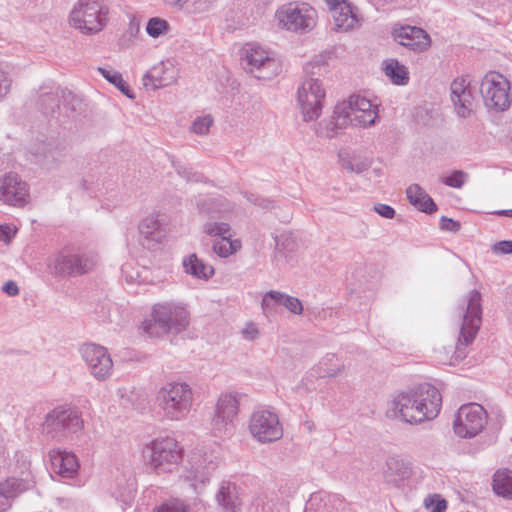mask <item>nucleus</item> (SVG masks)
Here are the masks:
<instances>
[{"label": "nucleus", "mask_w": 512, "mask_h": 512, "mask_svg": "<svg viewBox=\"0 0 512 512\" xmlns=\"http://www.w3.org/2000/svg\"><path fill=\"white\" fill-rule=\"evenodd\" d=\"M442 407L439 390L422 383L417 387L395 394L387 404L386 416L409 424H418L436 418Z\"/></svg>", "instance_id": "nucleus-1"}, {"label": "nucleus", "mask_w": 512, "mask_h": 512, "mask_svg": "<svg viewBox=\"0 0 512 512\" xmlns=\"http://www.w3.org/2000/svg\"><path fill=\"white\" fill-rule=\"evenodd\" d=\"M378 117L377 104L361 95H351L335 106L333 120L329 122L333 127L326 132V136L332 138L335 135L334 129L348 125L369 127L376 123Z\"/></svg>", "instance_id": "nucleus-2"}, {"label": "nucleus", "mask_w": 512, "mask_h": 512, "mask_svg": "<svg viewBox=\"0 0 512 512\" xmlns=\"http://www.w3.org/2000/svg\"><path fill=\"white\" fill-rule=\"evenodd\" d=\"M156 401L163 418L169 421H181L192 409L193 389L186 382H168L157 392Z\"/></svg>", "instance_id": "nucleus-3"}, {"label": "nucleus", "mask_w": 512, "mask_h": 512, "mask_svg": "<svg viewBox=\"0 0 512 512\" xmlns=\"http://www.w3.org/2000/svg\"><path fill=\"white\" fill-rule=\"evenodd\" d=\"M143 455L156 474H167L181 462L183 448L174 437H157L145 445Z\"/></svg>", "instance_id": "nucleus-4"}, {"label": "nucleus", "mask_w": 512, "mask_h": 512, "mask_svg": "<svg viewBox=\"0 0 512 512\" xmlns=\"http://www.w3.org/2000/svg\"><path fill=\"white\" fill-rule=\"evenodd\" d=\"M152 323L145 326L150 335H154L153 326L158 327L161 333L178 334L186 330L189 325L187 309L177 302H163L155 304L152 310Z\"/></svg>", "instance_id": "nucleus-5"}, {"label": "nucleus", "mask_w": 512, "mask_h": 512, "mask_svg": "<svg viewBox=\"0 0 512 512\" xmlns=\"http://www.w3.org/2000/svg\"><path fill=\"white\" fill-rule=\"evenodd\" d=\"M278 25L290 32L311 31L317 21L316 10L306 2L293 1L280 6L275 13Z\"/></svg>", "instance_id": "nucleus-6"}, {"label": "nucleus", "mask_w": 512, "mask_h": 512, "mask_svg": "<svg viewBox=\"0 0 512 512\" xmlns=\"http://www.w3.org/2000/svg\"><path fill=\"white\" fill-rule=\"evenodd\" d=\"M18 467L14 474L0 483V512L8 511L12 501L34 487L35 481L30 470V461L24 454L17 455Z\"/></svg>", "instance_id": "nucleus-7"}, {"label": "nucleus", "mask_w": 512, "mask_h": 512, "mask_svg": "<svg viewBox=\"0 0 512 512\" xmlns=\"http://www.w3.org/2000/svg\"><path fill=\"white\" fill-rule=\"evenodd\" d=\"M107 13L100 0H80L70 13V24L84 34H94L106 25Z\"/></svg>", "instance_id": "nucleus-8"}, {"label": "nucleus", "mask_w": 512, "mask_h": 512, "mask_svg": "<svg viewBox=\"0 0 512 512\" xmlns=\"http://www.w3.org/2000/svg\"><path fill=\"white\" fill-rule=\"evenodd\" d=\"M481 315V294L478 290H472L467 296L466 308L465 313L463 314L460 335L455 346L456 360L465 358L466 347L473 342L480 328L482 319Z\"/></svg>", "instance_id": "nucleus-9"}, {"label": "nucleus", "mask_w": 512, "mask_h": 512, "mask_svg": "<svg viewBox=\"0 0 512 512\" xmlns=\"http://www.w3.org/2000/svg\"><path fill=\"white\" fill-rule=\"evenodd\" d=\"M43 427L53 438L76 434L84 428L82 412L72 405L57 406L46 415Z\"/></svg>", "instance_id": "nucleus-10"}, {"label": "nucleus", "mask_w": 512, "mask_h": 512, "mask_svg": "<svg viewBox=\"0 0 512 512\" xmlns=\"http://www.w3.org/2000/svg\"><path fill=\"white\" fill-rule=\"evenodd\" d=\"M97 263V255L91 251L65 248L50 265L56 276H80L89 272Z\"/></svg>", "instance_id": "nucleus-11"}, {"label": "nucleus", "mask_w": 512, "mask_h": 512, "mask_svg": "<svg viewBox=\"0 0 512 512\" xmlns=\"http://www.w3.org/2000/svg\"><path fill=\"white\" fill-rule=\"evenodd\" d=\"M219 465V459L213 453L204 455L194 453L179 476L181 482L199 493L210 481L212 473Z\"/></svg>", "instance_id": "nucleus-12"}, {"label": "nucleus", "mask_w": 512, "mask_h": 512, "mask_svg": "<svg viewBox=\"0 0 512 512\" xmlns=\"http://www.w3.org/2000/svg\"><path fill=\"white\" fill-rule=\"evenodd\" d=\"M325 96V89L318 78L310 77L301 83L297 90V103L304 121L309 122L319 118Z\"/></svg>", "instance_id": "nucleus-13"}, {"label": "nucleus", "mask_w": 512, "mask_h": 512, "mask_svg": "<svg viewBox=\"0 0 512 512\" xmlns=\"http://www.w3.org/2000/svg\"><path fill=\"white\" fill-rule=\"evenodd\" d=\"M249 431L262 444L275 442L283 436V427L278 414L264 408L252 413L249 420Z\"/></svg>", "instance_id": "nucleus-14"}, {"label": "nucleus", "mask_w": 512, "mask_h": 512, "mask_svg": "<svg viewBox=\"0 0 512 512\" xmlns=\"http://www.w3.org/2000/svg\"><path fill=\"white\" fill-rule=\"evenodd\" d=\"M487 423L486 410L477 403L462 405L455 416L453 429L461 438H473L477 436Z\"/></svg>", "instance_id": "nucleus-15"}, {"label": "nucleus", "mask_w": 512, "mask_h": 512, "mask_svg": "<svg viewBox=\"0 0 512 512\" xmlns=\"http://www.w3.org/2000/svg\"><path fill=\"white\" fill-rule=\"evenodd\" d=\"M508 80L496 72L487 73L482 79L480 92L487 108L504 111L510 106Z\"/></svg>", "instance_id": "nucleus-16"}, {"label": "nucleus", "mask_w": 512, "mask_h": 512, "mask_svg": "<svg viewBox=\"0 0 512 512\" xmlns=\"http://www.w3.org/2000/svg\"><path fill=\"white\" fill-rule=\"evenodd\" d=\"M245 69L259 80L270 79L276 74L277 64L273 53L257 43L244 47Z\"/></svg>", "instance_id": "nucleus-17"}, {"label": "nucleus", "mask_w": 512, "mask_h": 512, "mask_svg": "<svg viewBox=\"0 0 512 512\" xmlns=\"http://www.w3.org/2000/svg\"><path fill=\"white\" fill-rule=\"evenodd\" d=\"M238 410V394L227 392L220 395L212 419V428L216 435L222 436L232 432Z\"/></svg>", "instance_id": "nucleus-18"}, {"label": "nucleus", "mask_w": 512, "mask_h": 512, "mask_svg": "<svg viewBox=\"0 0 512 512\" xmlns=\"http://www.w3.org/2000/svg\"><path fill=\"white\" fill-rule=\"evenodd\" d=\"M80 353L94 378L103 381L111 376L113 361L107 348L94 343H86L80 348Z\"/></svg>", "instance_id": "nucleus-19"}, {"label": "nucleus", "mask_w": 512, "mask_h": 512, "mask_svg": "<svg viewBox=\"0 0 512 512\" xmlns=\"http://www.w3.org/2000/svg\"><path fill=\"white\" fill-rule=\"evenodd\" d=\"M60 97L63 98L65 115L69 116L70 113L76 110V104L79 100L70 91L60 90L58 87H42L37 101V105L41 112L46 116L55 117L58 110H60Z\"/></svg>", "instance_id": "nucleus-20"}, {"label": "nucleus", "mask_w": 512, "mask_h": 512, "mask_svg": "<svg viewBox=\"0 0 512 512\" xmlns=\"http://www.w3.org/2000/svg\"><path fill=\"white\" fill-rule=\"evenodd\" d=\"M31 153L35 163L51 169L64 161L67 147L58 139L39 140L31 148Z\"/></svg>", "instance_id": "nucleus-21"}, {"label": "nucleus", "mask_w": 512, "mask_h": 512, "mask_svg": "<svg viewBox=\"0 0 512 512\" xmlns=\"http://www.w3.org/2000/svg\"><path fill=\"white\" fill-rule=\"evenodd\" d=\"M450 99L454 112L459 118H468L476 106L475 96L466 78L460 77L452 81L450 85Z\"/></svg>", "instance_id": "nucleus-22"}, {"label": "nucleus", "mask_w": 512, "mask_h": 512, "mask_svg": "<svg viewBox=\"0 0 512 512\" xmlns=\"http://www.w3.org/2000/svg\"><path fill=\"white\" fill-rule=\"evenodd\" d=\"M29 198V189L17 174L8 173L0 179V202L6 205L22 207Z\"/></svg>", "instance_id": "nucleus-23"}, {"label": "nucleus", "mask_w": 512, "mask_h": 512, "mask_svg": "<svg viewBox=\"0 0 512 512\" xmlns=\"http://www.w3.org/2000/svg\"><path fill=\"white\" fill-rule=\"evenodd\" d=\"M392 37L400 45L415 52H423L431 44L430 36L425 30L410 25H395L392 29Z\"/></svg>", "instance_id": "nucleus-24"}, {"label": "nucleus", "mask_w": 512, "mask_h": 512, "mask_svg": "<svg viewBox=\"0 0 512 512\" xmlns=\"http://www.w3.org/2000/svg\"><path fill=\"white\" fill-rule=\"evenodd\" d=\"M177 81V70L171 61L155 64L143 77L145 87L156 90L167 87Z\"/></svg>", "instance_id": "nucleus-25"}, {"label": "nucleus", "mask_w": 512, "mask_h": 512, "mask_svg": "<svg viewBox=\"0 0 512 512\" xmlns=\"http://www.w3.org/2000/svg\"><path fill=\"white\" fill-rule=\"evenodd\" d=\"M49 458L51 470L61 478L72 479L78 475L80 464L74 453L55 449L49 453Z\"/></svg>", "instance_id": "nucleus-26"}, {"label": "nucleus", "mask_w": 512, "mask_h": 512, "mask_svg": "<svg viewBox=\"0 0 512 512\" xmlns=\"http://www.w3.org/2000/svg\"><path fill=\"white\" fill-rule=\"evenodd\" d=\"M139 231L145 241L143 245H147L148 248L161 243L165 237L159 214H151L144 218L139 225Z\"/></svg>", "instance_id": "nucleus-27"}, {"label": "nucleus", "mask_w": 512, "mask_h": 512, "mask_svg": "<svg viewBox=\"0 0 512 512\" xmlns=\"http://www.w3.org/2000/svg\"><path fill=\"white\" fill-rule=\"evenodd\" d=\"M335 27L339 31H349L360 25V19L351 3L330 11Z\"/></svg>", "instance_id": "nucleus-28"}, {"label": "nucleus", "mask_w": 512, "mask_h": 512, "mask_svg": "<svg viewBox=\"0 0 512 512\" xmlns=\"http://www.w3.org/2000/svg\"><path fill=\"white\" fill-rule=\"evenodd\" d=\"M406 196L410 204L421 212L431 214L437 210V205L433 199L418 184L408 186Z\"/></svg>", "instance_id": "nucleus-29"}, {"label": "nucleus", "mask_w": 512, "mask_h": 512, "mask_svg": "<svg viewBox=\"0 0 512 512\" xmlns=\"http://www.w3.org/2000/svg\"><path fill=\"white\" fill-rule=\"evenodd\" d=\"M216 500L226 512H235L240 505L236 485L230 481L221 482Z\"/></svg>", "instance_id": "nucleus-30"}, {"label": "nucleus", "mask_w": 512, "mask_h": 512, "mask_svg": "<svg viewBox=\"0 0 512 512\" xmlns=\"http://www.w3.org/2000/svg\"><path fill=\"white\" fill-rule=\"evenodd\" d=\"M410 475V467L403 459L392 456L386 461L384 470V478L387 482L397 485L400 481L408 478Z\"/></svg>", "instance_id": "nucleus-31"}, {"label": "nucleus", "mask_w": 512, "mask_h": 512, "mask_svg": "<svg viewBox=\"0 0 512 512\" xmlns=\"http://www.w3.org/2000/svg\"><path fill=\"white\" fill-rule=\"evenodd\" d=\"M184 271L201 280H208L214 275V268L199 259L196 254H190L183 259Z\"/></svg>", "instance_id": "nucleus-32"}, {"label": "nucleus", "mask_w": 512, "mask_h": 512, "mask_svg": "<svg viewBox=\"0 0 512 512\" xmlns=\"http://www.w3.org/2000/svg\"><path fill=\"white\" fill-rule=\"evenodd\" d=\"M136 492V481L131 474L126 477L122 475L116 479L112 495L123 505H130Z\"/></svg>", "instance_id": "nucleus-33"}, {"label": "nucleus", "mask_w": 512, "mask_h": 512, "mask_svg": "<svg viewBox=\"0 0 512 512\" xmlns=\"http://www.w3.org/2000/svg\"><path fill=\"white\" fill-rule=\"evenodd\" d=\"M344 368L335 354L325 355L319 363L314 367V371L318 377H336Z\"/></svg>", "instance_id": "nucleus-34"}, {"label": "nucleus", "mask_w": 512, "mask_h": 512, "mask_svg": "<svg viewBox=\"0 0 512 512\" xmlns=\"http://www.w3.org/2000/svg\"><path fill=\"white\" fill-rule=\"evenodd\" d=\"M493 491L505 499L512 500V471L501 469L493 476Z\"/></svg>", "instance_id": "nucleus-35"}, {"label": "nucleus", "mask_w": 512, "mask_h": 512, "mask_svg": "<svg viewBox=\"0 0 512 512\" xmlns=\"http://www.w3.org/2000/svg\"><path fill=\"white\" fill-rule=\"evenodd\" d=\"M384 72L395 85H406L409 81L407 68L400 64L396 59H388L384 61Z\"/></svg>", "instance_id": "nucleus-36"}, {"label": "nucleus", "mask_w": 512, "mask_h": 512, "mask_svg": "<svg viewBox=\"0 0 512 512\" xmlns=\"http://www.w3.org/2000/svg\"><path fill=\"white\" fill-rule=\"evenodd\" d=\"M122 276L128 284H142L146 282L149 270L134 262H126L121 268Z\"/></svg>", "instance_id": "nucleus-37"}, {"label": "nucleus", "mask_w": 512, "mask_h": 512, "mask_svg": "<svg viewBox=\"0 0 512 512\" xmlns=\"http://www.w3.org/2000/svg\"><path fill=\"white\" fill-rule=\"evenodd\" d=\"M97 71L103 76L109 83L114 85L121 93H123L125 96H127L130 99L134 98V93L127 84L123 80V77L120 72L112 69V68H105V67H98Z\"/></svg>", "instance_id": "nucleus-38"}, {"label": "nucleus", "mask_w": 512, "mask_h": 512, "mask_svg": "<svg viewBox=\"0 0 512 512\" xmlns=\"http://www.w3.org/2000/svg\"><path fill=\"white\" fill-rule=\"evenodd\" d=\"M283 292L270 290L262 298L261 308L267 318H273L278 313V308L282 304Z\"/></svg>", "instance_id": "nucleus-39"}, {"label": "nucleus", "mask_w": 512, "mask_h": 512, "mask_svg": "<svg viewBox=\"0 0 512 512\" xmlns=\"http://www.w3.org/2000/svg\"><path fill=\"white\" fill-rule=\"evenodd\" d=\"M241 248L239 240H231V236L215 239L213 242V251L219 256L226 258L237 252Z\"/></svg>", "instance_id": "nucleus-40"}, {"label": "nucleus", "mask_w": 512, "mask_h": 512, "mask_svg": "<svg viewBox=\"0 0 512 512\" xmlns=\"http://www.w3.org/2000/svg\"><path fill=\"white\" fill-rule=\"evenodd\" d=\"M170 29L169 23L162 18H150L146 25V32L150 37L158 38L168 33Z\"/></svg>", "instance_id": "nucleus-41"}, {"label": "nucleus", "mask_w": 512, "mask_h": 512, "mask_svg": "<svg viewBox=\"0 0 512 512\" xmlns=\"http://www.w3.org/2000/svg\"><path fill=\"white\" fill-rule=\"evenodd\" d=\"M203 229L207 235L216 237V239L231 236L230 225L226 222H207Z\"/></svg>", "instance_id": "nucleus-42"}, {"label": "nucleus", "mask_w": 512, "mask_h": 512, "mask_svg": "<svg viewBox=\"0 0 512 512\" xmlns=\"http://www.w3.org/2000/svg\"><path fill=\"white\" fill-rule=\"evenodd\" d=\"M423 505L428 512H446L447 501L438 493L425 497Z\"/></svg>", "instance_id": "nucleus-43"}, {"label": "nucleus", "mask_w": 512, "mask_h": 512, "mask_svg": "<svg viewBox=\"0 0 512 512\" xmlns=\"http://www.w3.org/2000/svg\"><path fill=\"white\" fill-rule=\"evenodd\" d=\"M13 77L7 66L0 64V100L5 98L11 91Z\"/></svg>", "instance_id": "nucleus-44"}, {"label": "nucleus", "mask_w": 512, "mask_h": 512, "mask_svg": "<svg viewBox=\"0 0 512 512\" xmlns=\"http://www.w3.org/2000/svg\"><path fill=\"white\" fill-rule=\"evenodd\" d=\"M213 124V118L211 115H204L197 117L192 125L191 131L197 135H206Z\"/></svg>", "instance_id": "nucleus-45"}, {"label": "nucleus", "mask_w": 512, "mask_h": 512, "mask_svg": "<svg viewBox=\"0 0 512 512\" xmlns=\"http://www.w3.org/2000/svg\"><path fill=\"white\" fill-rule=\"evenodd\" d=\"M468 178V174L462 170H455L449 176L443 177L441 181L452 188L460 189Z\"/></svg>", "instance_id": "nucleus-46"}, {"label": "nucleus", "mask_w": 512, "mask_h": 512, "mask_svg": "<svg viewBox=\"0 0 512 512\" xmlns=\"http://www.w3.org/2000/svg\"><path fill=\"white\" fill-rule=\"evenodd\" d=\"M281 307L286 308L293 314L300 315L303 311L301 301L293 296L283 293Z\"/></svg>", "instance_id": "nucleus-47"}, {"label": "nucleus", "mask_w": 512, "mask_h": 512, "mask_svg": "<svg viewBox=\"0 0 512 512\" xmlns=\"http://www.w3.org/2000/svg\"><path fill=\"white\" fill-rule=\"evenodd\" d=\"M165 1L172 6L182 8L187 3L188 0H165ZM214 1L215 0H194V5H195L194 11L195 12H204V11L208 10V8L211 6V4Z\"/></svg>", "instance_id": "nucleus-48"}, {"label": "nucleus", "mask_w": 512, "mask_h": 512, "mask_svg": "<svg viewBox=\"0 0 512 512\" xmlns=\"http://www.w3.org/2000/svg\"><path fill=\"white\" fill-rule=\"evenodd\" d=\"M188 508L181 500H172L161 504L153 512H187Z\"/></svg>", "instance_id": "nucleus-49"}, {"label": "nucleus", "mask_w": 512, "mask_h": 512, "mask_svg": "<svg viewBox=\"0 0 512 512\" xmlns=\"http://www.w3.org/2000/svg\"><path fill=\"white\" fill-rule=\"evenodd\" d=\"M173 165H174L178 175L187 181L200 182L203 179L202 174L193 171L190 167H186L183 165H176L174 163H173Z\"/></svg>", "instance_id": "nucleus-50"}, {"label": "nucleus", "mask_w": 512, "mask_h": 512, "mask_svg": "<svg viewBox=\"0 0 512 512\" xmlns=\"http://www.w3.org/2000/svg\"><path fill=\"white\" fill-rule=\"evenodd\" d=\"M241 335L246 341H254L259 337L260 331L257 324L254 322H247L241 330Z\"/></svg>", "instance_id": "nucleus-51"}, {"label": "nucleus", "mask_w": 512, "mask_h": 512, "mask_svg": "<svg viewBox=\"0 0 512 512\" xmlns=\"http://www.w3.org/2000/svg\"><path fill=\"white\" fill-rule=\"evenodd\" d=\"M342 166L351 172L362 173L368 168V165L364 161H355L352 159L343 160Z\"/></svg>", "instance_id": "nucleus-52"}, {"label": "nucleus", "mask_w": 512, "mask_h": 512, "mask_svg": "<svg viewBox=\"0 0 512 512\" xmlns=\"http://www.w3.org/2000/svg\"><path fill=\"white\" fill-rule=\"evenodd\" d=\"M492 250L496 254H511L512 253V241L503 240L495 243Z\"/></svg>", "instance_id": "nucleus-53"}, {"label": "nucleus", "mask_w": 512, "mask_h": 512, "mask_svg": "<svg viewBox=\"0 0 512 512\" xmlns=\"http://www.w3.org/2000/svg\"><path fill=\"white\" fill-rule=\"evenodd\" d=\"M374 210L382 217L386 219H392L395 216V210L393 207L387 204L379 203L374 206Z\"/></svg>", "instance_id": "nucleus-54"}, {"label": "nucleus", "mask_w": 512, "mask_h": 512, "mask_svg": "<svg viewBox=\"0 0 512 512\" xmlns=\"http://www.w3.org/2000/svg\"><path fill=\"white\" fill-rule=\"evenodd\" d=\"M440 227L442 230L457 232L460 230V223L447 217H442L440 220Z\"/></svg>", "instance_id": "nucleus-55"}, {"label": "nucleus", "mask_w": 512, "mask_h": 512, "mask_svg": "<svg viewBox=\"0 0 512 512\" xmlns=\"http://www.w3.org/2000/svg\"><path fill=\"white\" fill-rule=\"evenodd\" d=\"M2 290H3V292L8 294L9 296H16L19 293V288H18L16 282H14L12 280L7 281L3 285Z\"/></svg>", "instance_id": "nucleus-56"}, {"label": "nucleus", "mask_w": 512, "mask_h": 512, "mask_svg": "<svg viewBox=\"0 0 512 512\" xmlns=\"http://www.w3.org/2000/svg\"><path fill=\"white\" fill-rule=\"evenodd\" d=\"M325 3L329 9V11H333V9L341 7V5L348 4V0H325Z\"/></svg>", "instance_id": "nucleus-57"}, {"label": "nucleus", "mask_w": 512, "mask_h": 512, "mask_svg": "<svg viewBox=\"0 0 512 512\" xmlns=\"http://www.w3.org/2000/svg\"><path fill=\"white\" fill-rule=\"evenodd\" d=\"M10 240V227L0 225V241L7 242Z\"/></svg>", "instance_id": "nucleus-58"}, {"label": "nucleus", "mask_w": 512, "mask_h": 512, "mask_svg": "<svg viewBox=\"0 0 512 512\" xmlns=\"http://www.w3.org/2000/svg\"><path fill=\"white\" fill-rule=\"evenodd\" d=\"M315 68H318V70H320V69H321L320 65H318V63H317V62H311V63H309V64H307V65L305 66V72H306L307 74H309V73H311V74H315V72H314V69H315Z\"/></svg>", "instance_id": "nucleus-59"}, {"label": "nucleus", "mask_w": 512, "mask_h": 512, "mask_svg": "<svg viewBox=\"0 0 512 512\" xmlns=\"http://www.w3.org/2000/svg\"><path fill=\"white\" fill-rule=\"evenodd\" d=\"M497 214L502 215V216L512 217V209L500 210V211H497Z\"/></svg>", "instance_id": "nucleus-60"}, {"label": "nucleus", "mask_w": 512, "mask_h": 512, "mask_svg": "<svg viewBox=\"0 0 512 512\" xmlns=\"http://www.w3.org/2000/svg\"><path fill=\"white\" fill-rule=\"evenodd\" d=\"M266 202H267V204H266V205H264V208H269V205H268V204L270 203V201H266Z\"/></svg>", "instance_id": "nucleus-61"}]
</instances>
